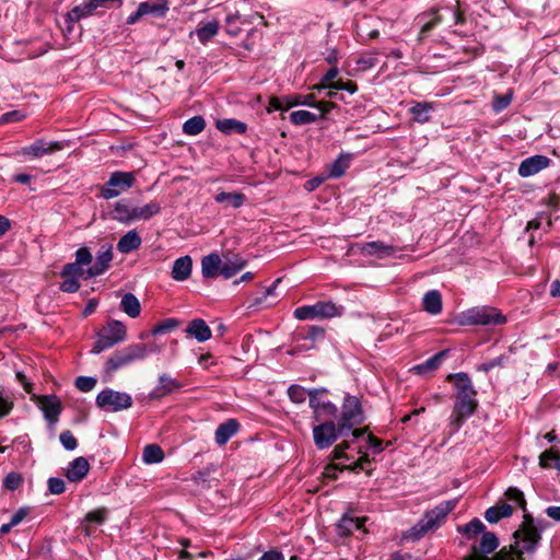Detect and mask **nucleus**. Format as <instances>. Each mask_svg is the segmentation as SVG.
<instances>
[{"label": "nucleus", "mask_w": 560, "mask_h": 560, "mask_svg": "<svg viewBox=\"0 0 560 560\" xmlns=\"http://www.w3.org/2000/svg\"><path fill=\"white\" fill-rule=\"evenodd\" d=\"M446 381L453 382L454 407L450 416V428L457 432L465 421L478 409L477 390L467 373L458 372L448 374Z\"/></svg>", "instance_id": "f257e3e1"}, {"label": "nucleus", "mask_w": 560, "mask_h": 560, "mask_svg": "<svg viewBox=\"0 0 560 560\" xmlns=\"http://www.w3.org/2000/svg\"><path fill=\"white\" fill-rule=\"evenodd\" d=\"M544 522L535 521L529 514H525L522 524L514 533L515 546L514 552L521 559L523 553H533L536 551L541 539Z\"/></svg>", "instance_id": "f03ea898"}, {"label": "nucleus", "mask_w": 560, "mask_h": 560, "mask_svg": "<svg viewBox=\"0 0 560 560\" xmlns=\"http://www.w3.org/2000/svg\"><path fill=\"white\" fill-rule=\"evenodd\" d=\"M458 499L443 501L432 510L425 512L423 517L412 527L413 536L421 537L444 523L446 516L457 506Z\"/></svg>", "instance_id": "7ed1b4c3"}, {"label": "nucleus", "mask_w": 560, "mask_h": 560, "mask_svg": "<svg viewBox=\"0 0 560 560\" xmlns=\"http://www.w3.org/2000/svg\"><path fill=\"white\" fill-rule=\"evenodd\" d=\"M148 355V347L143 343H133L114 352L104 365V371L112 376L117 370L131 364L137 360H143Z\"/></svg>", "instance_id": "20e7f679"}, {"label": "nucleus", "mask_w": 560, "mask_h": 560, "mask_svg": "<svg viewBox=\"0 0 560 560\" xmlns=\"http://www.w3.org/2000/svg\"><path fill=\"white\" fill-rule=\"evenodd\" d=\"M364 412L360 399L357 396L346 395L341 405L339 418V432L347 434L357 425L364 422Z\"/></svg>", "instance_id": "39448f33"}, {"label": "nucleus", "mask_w": 560, "mask_h": 560, "mask_svg": "<svg viewBox=\"0 0 560 560\" xmlns=\"http://www.w3.org/2000/svg\"><path fill=\"white\" fill-rule=\"evenodd\" d=\"M126 326L119 320H110L96 335V341L91 349V353L98 354L102 351L122 342L126 339Z\"/></svg>", "instance_id": "423d86ee"}, {"label": "nucleus", "mask_w": 560, "mask_h": 560, "mask_svg": "<svg viewBox=\"0 0 560 560\" xmlns=\"http://www.w3.org/2000/svg\"><path fill=\"white\" fill-rule=\"evenodd\" d=\"M462 324L465 325H502L505 323V316L497 308L489 306L472 307L462 314Z\"/></svg>", "instance_id": "0eeeda50"}, {"label": "nucleus", "mask_w": 560, "mask_h": 560, "mask_svg": "<svg viewBox=\"0 0 560 560\" xmlns=\"http://www.w3.org/2000/svg\"><path fill=\"white\" fill-rule=\"evenodd\" d=\"M327 393L328 390L324 387L307 390L308 405L313 410V419L315 422L335 418L338 412V408L335 404L322 399V396Z\"/></svg>", "instance_id": "6e6552de"}, {"label": "nucleus", "mask_w": 560, "mask_h": 560, "mask_svg": "<svg viewBox=\"0 0 560 560\" xmlns=\"http://www.w3.org/2000/svg\"><path fill=\"white\" fill-rule=\"evenodd\" d=\"M135 182L136 176L132 172H114L110 174L109 179L102 187L101 196L104 199H113L131 188Z\"/></svg>", "instance_id": "1a4fd4ad"}, {"label": "nucleus", "mask_w": 560, "mask_h": 560, "mask_svg": "<svg viewBox=\"0 0 560 560\" xmlns=\"http://www.w3.org/2000/svg\"><path fill=\"white\" fill-rule=\"evenodd\" d=\"M96 405L104 410L117 412L131 407L132 398L127 393L107 388L98 393L96 396Z\"/></svg>", "instance_id": "9d476101"}, {"label": "nucleus", "mask_w": 560, "mask_h": 560, "mask_svg": "<svg viewBox=\"0 0 560 560\" xmlns=\"http://www.w3.org/2000/svg\"><path fill=\"white\" fill-rule=\"evenodd\" d=\"M339 435H341L339 432V423L336 424L330 419L317 422V424L313 427L314 444L319 450L330 447Z\"/></svg>", "instance_id": "9b49d317"}, {"label": "nucleus", "mask_w": 560, "mask_h": 560, "mask_svg": "<svg viewBox=\"0 0 560 560\" xmlns=\"http://www.w3.org/2000/svg\"><path fill=\"white\" fill-rule=\"evenodd\" d=\"M65 148L63 143L60 141H50L47 142L44 139H38L32 144L27 147H23L19 154L23 156H27L31 159H39L44 155L51 154L56 151H60Z\"/></svg>", "instance_id": "f8f14e48"}, {"label": "nucleus", "mask_w": 560, "mask_h": 560, "mask_svg": "<svg viewBox=\"0 0 560 560\" xmlns=\"http://www.w3.org/2000/svg\"><path fill=\"white\" fill-rule=\"evenodd\" d=\"M113 259V247L109 244L102 245L101 249L98 250L94 264L86 269L85 278H94L97 276L103 275L110 265V261Z\"/></svg>", "instance_id": "ddd939ff"}, {"label": "nucleus", "mask_w": 560, "mask_h": 560, "mask_svg": "<svg viewBox=\"0 0 560 560\" xmlns=\"http://www.w3.org/2000/svg\"><path fill=\"white\" fill-rule=\"evenodd\" d=\"M182 383L164 373L159 376L156 386L149 393V399L155 400L161 399L167 395H171L182 388Z\"/></svg>", "instance_id": "4468645a"}, {"label": "nucleus", "mask_w": 560, "mask_h": 560, "mask_svg": "<svg viewBox=\"0 0 560 560\" xmlns=\"http://www.w3.org/2000/svg\"><path fill=\"white\" fill-rule=\"evenodd\" d=\"M549 164V158L537 154L523 160L517 172L521 177H529L547 168Z\"/></svg>", "instance_id": "2eb2a0df"}, {"label": "nucleus", "mask_w": 560, "mask_h": 560, "mask_svg": "<svg viewBox=\"0 0 560 560\" xmlns=\"http://www.w3.org/2000/svg\"><path fill=\"white\" fill-rule=\"evenodd\" d=\"M499 545L497 536L491 532L482 534L478 548H474V552L466 560H491L486 555L491 553Z\"/></svg>", "instance_id": "dca6fc26"}, {"label": "nucleus", "mask_w": 560, "mask_h": 560, "mask_svg": "<svg viewBox=\"0 0 560 560\" xmlns=\"http://www.w3.org/2000/svg\"><path fill=\"white\" fill-rule=\"evenodd\" d=\"M90 470V464L83 456L74 458L69 463L66 469V477L71 482H80L83 480Z\"/></svg>", "instance_id": "f3484780"}, {"label": "nucleus", "mask_w": 560, "mask_h": 560, "mask_svg": "<svg viewBox=\"0 0 560 560\" xmlns=\"http://www.w3.org/2000/svg\"><path fill=\"white\" fill-rule=\"evenodd\" d=\"M40 409L43 410L45 418L55 423L58 421L59 415L61 412V402L60 399L55 395L42 396L39 398Z\"/></svg>", "instance_id": "a211bd4d"}, {"label": "nucleus", "mask_w": 560, "mask_h": 560, "mask_svg": "<svg viewBox=\"0 0 560 560\" xmlns=\"http://www.w3.org/2000/svg\"><path fill=\"white\" fill-rule=\"evenodd\" d=\"M185 332L194 337L199 342H205L211 338V329L201 318H195L188 323Z\"/></svg>", "instance_id": "6ab92c4d"}, {"label": "nucleus", "mask_w": 560, "mask_h": 560, "mask_svg": "<svg viewBox=\"0 0 560 560\" xmlns=\"http://www.w3.org/2000/svg\"><path fill=\"white\" fill-rule=\"evenodd\" d=\"M360 252L368 256H377L384 258L395 253V248L392 245H386L380 241L366 242L360 246Z\"/></svg>", "instance_id": "aec40b11"}, {"label": "nucleus", "mask_w": 560, "mask_h": 560, "mask_svg": "<svg viewBox=\"0 0 560 560\" xmlns=\"http://www.w3.org/2000/svg\"><path fill=\"white\" fill-rule=\"evenodd\" d=\"M112 213L113 219L121 223H129L136 221V218H133V215H136L135 207H132L130 201L127 199H121L117 201L114 206Z\"/></svg>", "instance_id": "412c9836"}, {"label": "nucleus", "mask_w": 560, "mask_h": 560, "mask_svg": "<svg viewBox=\"0 0 560 560\" xmlns=\"http://www.w3.org/2000/svg\"><path fill=\"white\" fill-rule=\"evenodd\" d=\"M245 266L246 260L243 259L240 255L225 257L223 261L221 260V276H223L225 279H230L242 269H244Z\"/></svg>", "instance_id": "4be33fe9"}, {"label": "nucleus", "mask_w": 560, "mask_h": 560, "mask_svg": "<svg viewBox=\"0 0 560 560\" xmlns=\"http://www.w3.org/2000/svg\"><path fill=\"white\" fill-rule=\"evenodd\" d=\"M238 428L240 424L235 419H229L221 423L215 430L217 444L220 446L225 445L228 441L237 433Z\"/></svg>", "instance_id": "5701e85b"}, {"label": "nucleus", "mask_w": 560, "mask_h": 560, "mask_svg": "<svg viewBox=\"0 0 560 560\" xmlns=\"http://www.w3.org/2000/svg\"><path fill=\"white\" fill-rule=\"evenodd\" d=\"M422 307L430 315H439L443 308L441 293L438 290L428 291L422 298Z\"/></svg>", "instance_id": "b1692460"}, {"label": "nucleus", "mask_w": 560, "mask_h": 560, "mask_svg": "<svg viewBox=\"0 0 560 560\" xmlns=\"http://www.w3.org/2000/svg\"><path fill=\"white\" fill-rule=\"evenodd\" d=\"M201 272L205 278H215L221 275V258L212 253L205 256L201 260Z\"/></svg>", "instance_id": "393cba45"}, {"label": "nucleus", "mask_w": 560, "mask_h": 560, "mask_svg": "<svg viewBox=\"0 0 560 560\" xmlns=\"http://www.w3.org/2000/svg\"><path fill=\"white\" fill-rule=\"evenodd\" d=\"M192 269V260L190 256H183L177 258L172 268V277L176 281H184L186 280Z\"/></svg>", "instance_id": "a878e982"}, {"label": "nucleus", "mask_w": 560, "mask_h": 560, "mask_svg": "<svg viewBox=\"0 0 560 560\" xmlns=\"http://www.w3.org/2000/svg\"><path fill=\"white\" fill-rule=\"evenodd\" d=\"M220 30V23L218 20L210 21L205 25H199L194 32H190L189 36L197 35L201 44H207L210 39L218 35Z\"/></svg>", "instance_id": "bb28decb"}, {"label": "nucleus", "mask_w": 560, "mask_h": 560, "mask_svg": "<svg viewBox=\"0 0 560 560\" xmlns=\"http://www.w3.org/2000/svg\"><path fill=\"white\" fill-rule=\"evenodd\" d=\"M141 237L136 230L127 232L117 243V249L121 254H128L141 246Z\"/></svg>", "instance_id": "cd10ccee"}, {"label": "nucleus", "mask_w": 560, "mask_h": 560, "mask_svg": "<svg viewBox=\"0 0 560 560\" xmlns=\"http://www.w3.org/2000/svg\"><path fill=\"white\" fill-rule=\"evenodd\" d=\"M215 127L218 130L226 135H243L247 130V125L245 122L234 118L220 119L217 121Z\"/></svg>", "instance_id": "c85d7f7f"}, {"label": "nucleus", "mask_w": 560, "mask_h": 560, "mask_svg": "<svg viewBox=\"0 0 560 560\" xmlns=\"http://www.w3.org/2000/svg\"><path fill=\"white\" fill-rule=\"evenodd\" d=\"M107 515H108V511L106 508H100V509L89 512L84 517V521H83L84 524L82 527L85 535L91 536L93 534L91 524H98V525L103 524L106 521Z\"/></svg>", "instance_id": "c756f323"}, {"label": "nucleus", "mask_w": 560, "mask_h": 560, "mask_svg": "<svg viewBox=\"0 0 560 560\" xmlns=\"http://www.w3.org/2000/svg\"><path fill=\"white\" fill-rule=\"evenodd\" d=\"M139 5L141 7L143 15L152 14L158 18H164L170 9L166 0H160L156 2L149 0L139 3Z\"/></svg>", "instance_id": "7c9ffc66"}, {"label": "nucleus", "mask_w": 560, "mask_h": 560, "mask_svg": "<svg viewBox=\"0 0 560 560\" xmlns=\"http://www.w3.org/2000/svg\"><path fill=\"white\" fill-rule=\"evenodd\" d=\"M365 518H357L353 516L345 515L338 524V534L340 536H348L354 530H359L363 527Z\"/></svg>", "instance_id": "2f4dec72"}, {"label": "nucleus", "mask_w": 560, "mask_h": 560, "mask_svg": "<svg viewBox=\"0 0 560 560\" xmlns=\"http://www.w3.org/2000/svg\"><path fill=\"white\" fill-rule=\"evenodd\" d=\"M121 310L131 318H136L141 313V304L133 293H126L120 301Z\"/></svg>", "instance_id": "473e14b6"}, {"label": "nucleus", "mask_w": 560, "mask_h": 560, "mask_svg": "<svg viewBox=\"0 0 560 560\" xmlns=\"http://www.w3.org/2000/svg\"><path fill=\"white\" fill-rule=\"evenodd\" d=\"M317 318H331L340 316L342 307L337 306L331 301H318L315 303Z\"/></svg>", "instance_id": "72a5a7b5"}, {"label": "nucleus", "mask_w": 560, "mask_h": 560, "mask_svg": "<svg viewBox=\"0 0 560 560\" xmlns=\"http://www.w3.org/2000/svg\"><path fill=\"white\" fill-rule=\"evenodd\" d=\"M513 513V508L509 503L489 508L485 513V518L489 523H497L503 517H509Z\"/></svg>", "instance_id": "f704fd0d"}, {"label": "nucleus", "mask_w": 560, "mask_h": 560, "mask_svg": "<svg viewBox=\"0 0 560 560\" xmlns=\"http://www.w3.org/2000/svg\"><path fill=\"white\" fill-rule=\"evenodd\" d=\"M94 10H96L94 2L89 0L85 3L75 5L71 11H69L67 14V21L70 23L78 22L82 18L91 15Z\"/></svg>", "instance_id": "c9c22d12"}, {"label": "nucleus", "mask_w": 560, "mask_h": 560, "mask_svg": "<svg viewBox=\"0 0 560 560\" xmlns=\"http://www.w3.org/2000/svg\"><path fill=\"white\" fill-rule=\"evenodd\" d=\"M539 466L541 468H556L560 470V451L555 447L546 450L539 455Z\"/></svg>", "instance_id": "e433bc0d"}, {"label": "nucleus", "mask_w": 560, "mask_h": 560, "mask_svg": "<svg viewBox=\"0 0 560 560\" xmlns=\"http://www.w3.org/2000/svg\"><path fill=\"white\" fill-rule=\"evenodd\" d=\"M433 109L432 104L428 102L416 103L411 108L413 119L419 124H425L431 119V110Z\"/></svg>", "instance_id": "4c0bfd02"}, {"label": "nucleus", "mask_w": 560, "mask_h": 560, "mask_svg": "<svg viewBox=\"0 0 560 560\" xmlns=\"http://www.w3.org/2000/svg\"><path fill=\"white\" fill-rule=\"evenodd\" d=\"M214 199L219 203H225L226 206L237 209L243 206L245 196L242 192L221 191L214 197Z\"/></svg>", "instance_id": "58836bf2"}, {"label": "nucleus", "mask_w": 560, "mask_h": 560, "mask_svg": "<svg viewBox=\"0 0 560 560\" xmlns=\"http://www.w3.org/2000/svg\"><path fill=\"white\" fill-rule=\"evenodd\" d=\"M161 211V206L156 201H151L142 207H135L136 221L138 220H149L152 217L156 215Z\"/></svg>", "instance_id": "ea45409f"}, {"label": "nucleus", "mask_w": 560, "mask_h": 560, "mask_svg": "<svg viewBox=\"0 0 560 560\" xmlns=\"http://www.w3.org/2000/svg\"><path fill=\"white\" fill-rule=\"evenodd\" d=\"M445 355H446V351H441V352L434 354L433 357L429 358L423 363L413 366V371H416V373H418V374H424L427 372L436 370L440 366L441 361Z\"/></svg>", "instance_id": "a19ab883"}, {"label": "nucleus", "mask_w": 560, "mask_h": 560, "mask_svg": "<svg viewBox=\"0 0 560 560\" xmlns=\"http://www.w3.org/2000/svg\"><path fill=\"white\" fill-rule=\"evenodd\" d=\"M164 458L163 450L156 444H149L144 447L142 459L145 464H158Z\"/></svg>", "instance_id": "79ce46f5"}, {"label": "nucleus", "mask_w": 560, "mask_h": 560, "mask_svg": "<svg viewBox=\"0 0 560 560\" xmlns=\"http://www.w3.org/2000/svg\"><path fill=\"white\" fill-rule=\"evenodd\" d=\"M206 128V121L201 116H194L183 125V131L189 136H197Z\"/></svg>", "instance_id": "37998d69"}, {"label": "nucleus", "mask_w": 560, "mask_h": 560, "mask_svg": "<svg viewBox=\"0 0 560 560\" xmlns=\"http://www.w3.org/2000/svg\"><path fill=\"white\" fill-rule=\"evenodd\" d=\"M318 119V116L314 113H311L308 110L300 109L294 110L290 114V121L293 125H307L315 122Z\"/></svg>", "instance_id": "c03bdc74"}, {"label": "nucleus", "mask_w": 560, "mask_h": 560, "mask_svg": "<svg viewBox=\"0 0 560 560\" xmlns=\"http://www.w3.org/2000/svg\"><path fill=\"white\" fill-rule=\"evenodd\" d=\"M349 167V160L347 156L340 155L337 160L332 162V164L329 166V177L331 178H339L345 173L346 170Z\"/></svg>", "instance_id": "a18cd8bd"}, {"label": "nucleus", "mask_w": 560, "mask_h": 560, "mask_svg": "<svg viewBox=\"0 0 560 560\" xmlns=\"http://www.w3.org/2000/svg\"><path fill=\"white\" fill-rule=\"evenodd\" d=\"M485 525L479 518H474L460 529L469 539L475 538L480 533H483Z\"/></svg>", "instance_id": "49530a36"}, {"label": "nucleus", "mask_w": 560, "mask_h": 560, "mask_svg": "<svg viewBox=\"0 0 560 560\" xmlns=\"http://www.w3.org/2000/svg\"><path fill=\"white\" fill-rule=\"evenodd\" d=\"M288 395L294 404H302L306 399L307 390H305L304 387L294 384L288 388Z\"/></svg>", "instance_id": "de8ad7c7"}, {"label": "nucleus", "mask_w": 560, "mask_h": 560, "mask_svg": "<svg viewBox=\"0 0 560 560\" xmlns=\"http://www.w3.org/2000/svg\"><path fill=\"white\" fill-rule=\"evenodd\" d=\"M294 316L300 320L317 318L315 304L295 308Z\"/></svg>", "instance_id": "09e8293b"}, {"label": "nucleus", "mask_w": 560, "mask_h": 560, "mask_svg": "<svg viewBox=\"0 0 560 560\" xmlns=\"http://www.w3.org/2000/svg\"><path fill=\"white\" fill-rule=\"evenodd\" d=\"M61 277H77V279H81L84 275V270L82 266L75 262L66 264L60 272Z\"/></svg>", "instance_id": "8fccbe9b"}, {"label": "nucleus", "mask_w": 560, "mask_h": 560, "mask_svg": "<svg viewBox=\"0 0 560 560\" xmlns=\"http://www.w3.org/2000/svg\"><path fill=\"white\" fill-rule=\"evenodd\" d=\"M178 325H179V322L177 319L167 318V319L163 320L162 323L158 324L156 326H154V328L152 329L151 332H152V335L164 334V332L175 329L176 327H178Z\"/></svg>", "instance_id": "3c124183"}, {"label": "nucleus", "mask_w": 560, "mask_h": 560, "mask_svg": "<svg viewBox=\"0 0 560 560\" xmlns=\"http://www.w3.org/2000/svg\"><path fill=\"white\" fill-rule=\"evenodd\" d=\"M505 497L509 500L518 503L520 508L525 511V509H526V500H525L524 494H523V492L521 490H518L517 488L510 487L505 491Z\"/></svg>", "instance_id": "603ef678"}, {"label": "nucleus", "mask_w": 560, "mask_h": 560, "mask_svg": "<svg viewBox=\"0 0 560 560\" xmlns=\"http://www.w3.org/2000/svg\"><path fill=\"white\" fill-rule=\"evenodd\" d=\"M241 19V15L238 12H235V13H231L226 16V26H228V34H230L231 36H238L241 34V27L238 25L235 24L236 21H238Z\"/></svg>", "instance_id": "864d4df0"}, {"label": "nucleus", "mask_w": 560, "mask_h": 560, "mask_svg": "<svg viewBox=\"0 0 560 560\" xmlns=\"http://www.w3.org/2000/svg\"><path fill=\"white\" fill-rule=\"evenodd\" d=\"M96 382H97L96 378L91 377V376H79L75 380V386L79 390H81L83 393H88V392H91L95 387Z\"/></svg>", "instance_id": "5fc2aeb1"}, {"label": "nucleus", "mask_w": 560, "mask_h": 560, "mask_svg": "<svg viewBox=\"0 0 560 560\" xmlns=\"http://www.w3.org/2000/svg\"><path fill=\"white\" fill-rule=\"evenodd\" d=\"M22 482L23 478L18 472H10L3 479V486L11 491L16 490L22 485Z\"/></svg>", "instance_id": "6e6d98bb"}, {"label": "nucleus", "mask_w": 560, "mask_h": 560, "mask_svg": "<svg viewBox=\"0 0 560 560\" xmlns=\"http://www.w3.org/2000/svg\"><path fill=\"white\" fill-rule=\"evenodd\" d=\"M59 440H60V443L62 444V446L67 450V451H73L77 448L78 446V441L77 439L74 438V435L72 434L71 431L69 430H66L63 432L60 433V436H59Z\"/></svg>", "instance_id": "4d7b16f0"}, {"label": "nucleus", "mask_w": 560, "mask_h": 560, "mask_svg": "<svg viewBox=\"0 0 560 560\" xmlns=\"http://www.w3.org/2000/svg\"><path fill=\"white\" fill-rule=\"evenodd\" d=\"M430 14L432 15L431 20L424 22L423 25L421 26L420 38L425 36L431 30H433L442 21L441 16L438 14L436 10H432Z\"/></svg>", "instance_id": "13d9d810"}, {"label": "nucleus", "mask_w": 560, "mask_h": 560, "mask_svg": "<svg viewBox=\"0 0 560 560\" xmlns=\"http://www.w3.org/2000/svg\"><path fill=\"white\" fill-rule=\"evenodd\" d=\"M63 281L60 283L62 292L73 293L80 289V280L77 277H62Z\"/></svg>", "instance_id": "bf43d9fd"}, {"label": "nucleus", "mask_w": 560, "mask_h": 560, "mask_svg": "<svg viewBox=\"0 0 560 560\" xmlns=\"http://www.w3.org/2000/svg\"><path fill=\"white\" fill-rule=\"evenodd\" d=\"M47 486L51 494H61L66 490V483L61 478L50 477L47 481Z\"/></svg>", "instance_id": "052dcab7"}, {"label": "nucleus", "mask_w": 560, "mask_h": 560, "mask_svg": "<svg viewBox=\"0 0 560 560\" xmlns=\"http://www.w3.org/2000/svg\"><path fill=\"white\" fill-rule=\"evenodd\" d=\"M505 361H506V357L505 355H500L498 358H494V359H492L490 361H487V362L480 364L477 368V370L481 371V372H485V373H488L491 370H493L494 368L503 366Z\"/></svg>", "instance_id": "680f3d73"}, {"label": "nucleus", "mask_w": 560, "mask_h": 560, "mask_svg": "<svg viewBox=\"0 0 560 560\" xmlns=\"http://www.w3.org/2000/svg\"><path fill=\"white\" fill-rule=\"evenodd\" d=\"M376 63L377 58L375 57V55H365L357 60L358 69L361 71H366L373 68Z\"/></svg>", "instance_id": "e2e57ef3"}, {"label": "nucleus", "mask_w": 560, "mask_h": 560, "mask_svg": "<svg viewBox=\"0 0 560 560\" xmlns=\"http://www.w3.org/2000/svg\"><path fill=\"white\" fill-rule=\"evenodd\" d=\"M75 264L86 266L92 262V254L88 247H81L75 252Z\"/></svg>", "instance_id": "0e129e2a"}, {"label": "nucleus", "mask_w": 560, "mask_h": 560, "mask_svg": "<svg viewBox=\"0 0 560 560\" xmlns=\"http://www.w3.org/2000/svg\"><path fill=\"white\" fill-rule=\"evenodd\" d=\"M334 90L347 91L350 94H353L358 91V85L353 81H342L341 79L332 82Z\"/></svg>", "instance_id": "69168bd1"}, {"label": "nucleus", "mask_w": 560, "mask_h": 560, "mask_svg": "<svg viewBox=\"0 0 560 560\" xmlns=\"http://www.w3.org/2000/svg\"><path fill=\"white\" fill-rule=\"evenodd\" d=\"M512 96L509 94L495 96L493 102L494 112L499 113L506 108L511 103Z\"/></svg>", "instance_id": "338daca9"}, {"label": "nucleus", "mask_w": 560, "mask_h": 560, "mask_svg": "<svg viewBox=\"0 0 560 560\" xmlns=\"http://www.w3.org/2000/svg\"><path fill=\"white\" fill-rule=\"evenodd\" d=\"M24 117H25V115L23 113H21L20 110H12V112L5 113L1 117V121L2 122H18V121H21L22 119H24Z\"/></svg>", "instance_id": "774afa93"}]
</instances>
